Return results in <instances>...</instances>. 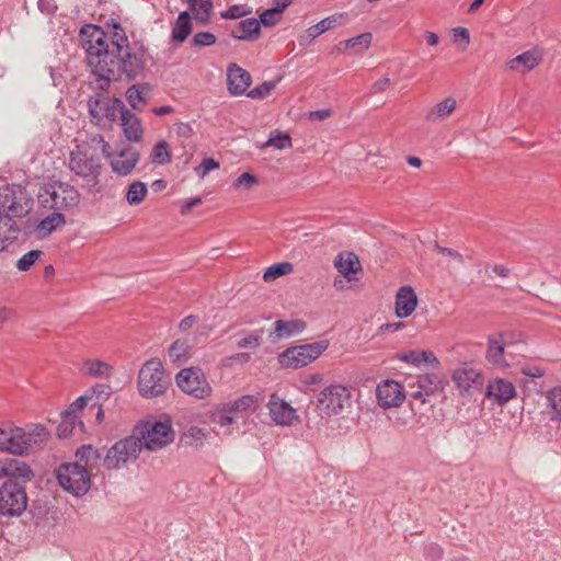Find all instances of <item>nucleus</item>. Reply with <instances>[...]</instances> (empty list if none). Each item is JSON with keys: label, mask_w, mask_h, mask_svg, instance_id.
<instances>
[{"label": "nucleus", "mask_w": 561, "mask_h": 561, "mask_svg": "<svg viewBox=\"0 0 561 561\" xmlns=\"http://www.w3.org/2000/svg\"><path fill=\"white\" fill-rule=\"evenodd\" d=\"M306 328L307 323L302 319L276 320L274 322V330L270 332L268 337L272 341L287 339L300 334Z\"/></svg>", "instance_id": "5701e85b"}, {"label": "nucleus", "mask_w": 561, "mask_h": 561, "mask_svg": "<svg viewBox=\"0 0 561 561\" xmlns=\"http://www.w3.org/2000/svg\"><path fill=\"white\" fill-rule=\"evenodd\" d=\"M66 222V217L62 213L53 211L45 218L38 221L36 225V229L39 232H43L44 236L50 234L54 232L59 226Z\"/></svg>", "instance_id": "473e14b6"}, {"label": "nucleus", "mask_w": 561, "mask_h": 561, "mask_svg": "<svg viewBox=\"0 0 561 561\" xmlns=\"http://www.w3.org/2000/svg\"><path fill=\"white\" fill-rule=\"evenodd\" d=\"M332 112L329 108H322L317 111H311L308 113L309 121H324L331 116Z\"/></svg>", "instance_id": "774afa93"}, {"label": "nucleus", "mask_w": 561, "mask_h": 561, "mask_svg": "<svg viewBox=\"0 0 561 561\" xmlns=\"http://www.w3.org/2000/svg\"><path fill=\"white\" fill-rule=\"evenodd\" d=\"M151 160L157 164H167L171 162V150L165 140H160L153 146Z\"/></svg>", "instance_id": "ea45409f"}, {"label": "nucleus", "mask_w": 561, "mask_h": 561, "mask_svg": "<svg viewBox=\"0 0 561 561\" xmlns=\"http://www.w3.org/2000/svg\"><path fill=\"white\" fill-rule=\"evenodd\" d=\"M542 56L538 50H527L511 59L508 67L513 71L529 72L539 65Z\"/></svg>", "instance_id": "cd10ccee"}, {"label": "nucleus", "mask_w": 561, "mask_h": 561, "mask_svg": "<svg viewBox=\"0 0 561 561\" xmlns=\"http://www.w3.org/2000/svg\"><path fill=\"white\" fill-rule=\"evenodd\" d=\"M59 485L75 496H83L91 488L88 469L79 462H64L56 470Z\"/></svg>", "instance_id": "1a4fd4ad"}, {"label": "nucleus", "mask_w": 561, "mask_h": 561, "mask_svg": "<svg viewBox=\"0 0 561 561\" xmlns=\"http://www.w3.org/2000/svg\"><path fill=\"white\" fill-rule=\"evenodd\" d=\"M112 370V367L102 360H94L90 363L88 368L89 375L93 377H107Z\"/></svg>", "instance_id": "4d7b16f0"}, {"label": "nucleus", "mask_w": 561, "mask_h": 561, "mask_svg": "<svg viewBox=\"0 0 561 561\" xmlns=\"http://www.w3.org/2000/svg\"><path fill=\"white\" fill-rule=\"evenodd\" d=\"M77 423H79L82 427L84 426L81 420L78 421V416L73 411L65 410L61 413V422L57 426V436L59 438L69 437L72 434Z\"/></svg>", "instance_id": "2f4dec72"}, {"label": "nucleus", "mask_w": 561, "mask_h": 561, "mask_svg": "<svg viewBox=\"0 0 561 561\" xmlns=\"http://www.w3.org/2000/svg\"><path fill=\"white\" fill-rule=\"evenodd\" d=\"M451 379L461 393L478 390L483 383L480 373L467 367L456 369L451 375Z\"/></svg>", "instance_id": "aec40b11"}, {"label": "nucleus", "mask_w": 561, "mask_h": 561, "mask_svg": "<svg viewBox=\"0 0 561 561\" xmlns=\"http://www.w3.org/2000/svg\"><path fill=\"white\" fill-rule=\"evenodd\" d=\"M211 420L221 426H228L234 422L236 414H233L230 409L225 405L222 409H218L213 412Z\"/></svg>", "instance_id": "09e8293b"}, {"label": "nucleus", "mask_w": 561, "mask_h": 561, "mask_svg": "<svg viewBox=\"0 0 561 561\" xmlns=\"http://www.w3.org/2000/svg\"><path fill=\"white\" fill-rule=\"evenodd\" d=\"M76 457L80 461L88 462L91 458L99 460L102 458L101 451L92 445H82L76 451Z\"/></svg>", "instance_id": "603ef678"}, {"label": "nucleus", "mask_w": 561, "mask_h": 561, "mask_svg": "<svg viewBox=\"0 0 561 561\" xmlns=\"http://www.w3.org/2000/svg\"><path fill=\"white\" fill-rule=\"evenodd\" d=\"M68 167L76 175L88 179L90 188H95L99 185L102 163L100 156L94 151L77 146L70 152Z\"/></svg>", "instance_id": "6e6552de"}, {"label": "nucleus", "mask_w": 561, "mask_h": 561, "mask_svg": "<svg viewBox=\"0 0 561 561\" xmlns=\"http://www.w3.org/2000/svg\"><path fill=\"white\" fill-rule=\"evenodd\" d=\"M15 231L12 233V237L14 238V242L20 240V236L22 239L28 238L34 233L36 229V225H34L31 220H26L22 225H18L15 221Z\"/></svg>", "instance_id": "6e6d98bb"}, {"label": "nucleus", "mask_w": 561, "mask_h": 561, "mask_svg": "<svg viewBox=\"0 0 561 561\" xmlns=\"http://www.w3.org/2000/svg\"><path fill=\"white\" fill-rule=\"evenodd\" d=\"M351 404V393L345 386L330 385L318 397L314 410H319L321 417L340 414L345 405Z\"/></svg>", "instance_id": "2eb2a0df"}, {"label": "nucleus", "mask_w": 561, "mask_h": 561, "mask_svg": "<svg viewBox=\"0 0 561 561\" xmlns=\"http://www.w3.org/2000/svg\"><path fill=\"white\" fill-rule=\"evenodd\" d=\"M140 159L139 152L131 148L126 147L122 149L118 154L111 160L113 172L121 176L128 175L135 169Z\"/></svg>", "instance_id": "4be33fe9"}, {"label": "nucleus", "mask_w": 561, "mask_h": 561, "mask_svg": "<svg viewBox=\"0 0 561 561\" xmlns=\"http://www.w3.org/2000/svg\"><path fill=\"white\" fill-rule=\"evenodd\" d=\"M147 192L148 188L144 182L135 181L127 188L126 201L129 205H138L144 201Z\"/></svg>", "instance_id": "4c0bfd02"}, {"label": "nucleus", "mask_w": 561, "mask_h": 561, "mask_svg": "<svg viewBox=\"0 0 561 561\" xmlns=\"http://www.w3.org/2000/svg\"><path fill=\"white\" fill-rule=\"evenodd\" d=\"M417 386L425 392V396H432L444 390L442 379L435 374H425L419 376Z\"/></svg>", "instance_id": "72a5a7b5"}, {"label": "nucleus", "mask_w": 561, "mask_h": 561, "mask_svg": "<svg viewBox=\"0 0 561 561\" xmlns=\"http://www.w3.org/2000/svg\"><path fill=\"white\" fill-rule=\"evenodd\" d=\"M257 183V178L251 172H243L233 183L234 187H251Z\"/></svg>", "instance_id": "0e129e2a"}, {"label": "nucleus", "mask_w": 561, "mask_h": 561, "mask_svg": "<svg viewBox=\"0 0 561 561\" xmlns=\"http://www.w3.org/2000/svg\"><path fill=\"white\" fill-rule=\"evenodd\" d=\"M280 19V15H277L272 8H268L259 15V19H256V23L260 28L261 26L272 27L275 24H277Z\"/></svg>", "instance_id": "864d4df0"}, {"label": "nucleus", "mask_w": 561, "mask_h": 561, "mask_svg": "<svg viewBox=\"0 0 561 561\" xmlns=\"http://www.w3.org/2000/svg\"><path fill=\"white\" fill-rule=\"evenodd\" d=\"M85 50L88 64L92 68L99 90L106 92L112 81H121L119 68H115L118 62L110 49L107 34L103 28L102 34H98L92 46H87Z\"/></svg>", "instance_id": "7ed1b4c3"}, {"label": "nucleus", "mask_w": 561, "mask_h": 561, "mask_svg": "<svg viewBox=\"0 0 561 561\" xmlns=\"http://www.w3.org/2000/svg\"><path fill=\"white\" fill-rule=\"evenodd\" d=\"M398 358L401 362L411 364L416 367L421 365L420 351H410L408 353L399 354Z\"/></svg>", "instance_id": "338daca9"}, {"label": "nucleus", "mask_w": 561, "mask_h": 561, "mask_svg": "<svg viewBox=\"0 0 561 561\" xmlns=\"http://www.w3.org/2000/svg\"><path fill=\"white\" fill-rule=\"evenodd\" d=\"M252 82L249 71L239 67L237 64H231L227 70V87L232 95H242L245 93Z\"/></svg>", "instance_id": "6ab92c4d"}, {"label": "nucleus", "mask_w": 561, "mask_h": 561, "mask_svg": "<svg viewBox=\"0 0 561 561\" xmlns=\"http://www.w3.org/2000/svg\"><path fill=\"white\" fill-rule=\"evenodd\" d=\"M257 404V398L251 394H244L227 404L230 411L238 416L239 412L248 411Z\"/></svg>", "instance_id": "a19ab883"}, {"label": "nucleus", "mask_w": 561, "mask_h": 561, "mask_svg": "<svg viewBox=\"0 0 561 561\" xmlns=\"http://www.w3.org/2000/svg\"><path fill=\"white\" fill-rule=\"evenodd\" d=\"M220 164L214 158H205L203 161L195 168L196 174L204 179L210 171L219 169Z\"/></svg>", "instance_id": "13d9d810"}, {"label": "nucleus", "mask_w": 561, "mask_h": 561, "mask_svg": "<svg viewBox=\"0 0 561 561\" xmlns=\"http://www.w3.org/2000/svg\"><path fill=\"white\" fill-rule=\"evenodd\" d=\"M505 346L506 343L503 340L502 333L497 334V336H489L488 348L485 353V358L488 362L496 367H508L510 365L504 357Z\"/></svg>", "instance_id": "a878e982"}, {"label": "nucleus", "mask_w": 561, "mask_h": 561, "mask_svg": "<svg viewBox=\"0 0 561 561\" xmlns=\"http://www.w3.org/2000/svg\"><path fill=\"white\" fill-rule=\"evenodd\" d=\"M119 119L127 140L139 142L144 135V129L139 117L135 113L130 112L126 106H124L119 115Z\"/></svg>", "instance_id": "b1692460"}, {"label": "nucleus", "mask_w": 561, "mask_h": 561, "mask_svg": "<svg viewBox=\"0 0 561 561\" xmlns=\"http://www.w3.org/2000/svg\"><path fill=\"white\" fill-rule=\"evenodd\" d=\"M456 100L453 98L443 100L427 112L426 119L436 121L448 116L456 108Z\"/></svg>", "instance_id": "f704fd0d"}, {"label": "nucleus", "mask_w": 561, "mask_h": 561, "mask_svg": "<svg viewBox=\"0 0 561 561\" xmlns=\"http://www.w3.org/2000/svg\"><path fill=\"white\" fill-rule=\"evenodd\" d=\"M419 298L410 285L401 286L396 294L394 313L398 318L410 317L417 307Z\"/></svg>", "instance_id": "a211bd4d"}, {"label": "nucleus", "mask_w": 561, "mask_h": 561, "mask_svg": "<svg viewBox=\"0 0 561 561\" xmlns=\"http://www.w3.org/2000/svg\"><path fill=\"white\" fill-rule=\"evenodd\" d=\"M175 381L184 393L196 399H205L213 391L205 373L197 366L181 369L175 376Z\"/></svg>", "instance_id": "4468645a"}, {"label": "nucleus", "mask_w": 561, "mask_h": 561, "mask_svg": "<svg viewBox=\"0 0 561 561\" xmlns=\"http://www.w3.org/2000/svg\"><path fill=\"white\" fill-rule=\"evenodd\" d=\"M213 8V0H199L192 14L197 22L206 24L210 20Z\"/></svg>", "instance_id": "79ce46f5"}, {"label": "nucleus", "mask_w": 561, "mask_h": 561, "mask_svg": "<svg viewBox=\"0 0 561 561\" xmlns=\"http://www.w3.org/2000/svg\"><path fill=\"white\" fill-rule=\"evenodd\" d=\"M261 35V28L255 18H248L237 23L230 31V36L239 41H256Z\"/></svg>", "instance_id": "bb28decb"}, {"label": "nucleus", "mask_w": 561, "mask_h": 561, "mask_svg": "<svg viewBox=\"0 0 561 561\" xmlns=\"http://www.w3.org/2000/svg\"><path fill=\"white\" fill-rule=\"evenodd\" d=\"M486 396L493 397L494 401L502 405L516 396V389L511 381L497 378L493 382L489 383L486 388Z\"/></svg>", "instance_id": "393cba45"}, {"label": "nucleus", "mask_w": 561, "mask_h": 561, "mask_svg": "<svg viewBox=\"0 0 561 561\" xmlns=\"http://www.w3.org/2000/svg\"><path fill=\"white\" fill-rule=\"evenodd\" d=\"M98 34H102V27L95 24H84L81 26L79 36L87 46H92Z\"/></svg>", "instance_id": "de8ad7c7"}, {"label": "nucleus", "mask_w": 561, "mask_h": 561, "mask_svg": "<svg viewBox=\"0 0 561 561\" xmlns=\"http://www.w3.org/2000/svg\"><path fill=\"white\" fill-rule=\"evenodd\" d=\"M133 433L140 439L142 448L150 451L159 450L174 439V432L169 420L144 422L135 426Z\"/></svg>", "instance_id": "0eeeda50"}, {"label": "nucleus", "mask_w": 561, "mask_h": 561, "mask_svg": "<svg viewBox=\"0 0 561 561\" xmlns=\"http://www.w3.org/2000/svg\"><path fill=\"white\" fill-rule=\"evenodd\" d=\"M343 16H344V14L341 13V14H333V15L322 19L320 22L312 25L313 34H318V36H320L322 33L336 27L340 24Z\"/></svg>", "instance_id": "37998d69"}, {"label": "nucleus", "mask_w": 561, "mask_h": 561, "mask_svg": "<svg viewBox=\"0 0 561 561\" xmlns=\"http://www.w3.org/2000/svg\"><path fill=\"white\" fill-rule=\"evenodd\" d=\"M171 385V378L165 373L159 358L148 359L138 374L139 393L147 399L163 394Z\"/></svg>", "instance_id": "39448f33"}, {"label": "nucleus", "mask_w": 561, "mask_h": 561, "mask_svg": "<svg viewBox=\"0 0 561 561\" xmlns=\"http://www.w3.org/2000/svg\"><path fill=\"white\" fill-rule=\"evenodd\" d=\"M113 26V33L111 36L110 49L115 55V60L118 65L115 68H119L121 81H135L137 78L142 77L146 70V61L144 54H138L133 50L129 45L128 37L121 23L111 20Z\"/></svg>", "instance_id": "20e7f679"}, {"label": "nucleus", "mask_w": 561, "mask_h": 561, "mask_svg": "<svg viewBox=\"0 0 561 561\" xmlns=\"http://www.w3.org/2000/svg\"><path fill=\"white\" fill-rule=\"evenodd\" d=\"M328 347V340L290 346L278 355V362L284 368H301L316 360Z\"/></svg>", "instance_id": "9d476101"}, {"label": "nucleus", "mask_w": 561, "mask_h": 561, "mask_svg": "<svg viewBox=\"0 0 561 561\" xmlns=\"http://www.w3.org/2000/svg\"><path fill=\"white\" fill-rule=\"evenodd\" d=\"M334 265L348 280L353 279L354 274L362 271L360 262L357 255L353 252L346 253V256H344L343 253H340L334 260Z\"/></svg>", "instance_id": "c756f323"}, {"label": "nucleus", "mask_w": 561, "mask_h": 561, "mask_svg": "<svg viewBox=\"0 0 561 561\" xmlns=\"http://www.w3.org/2000/svg\"><path fill=\"white\" fill-rule=\"evenodd\" d=\"M151 88V84L148 82L130 85L125 93L126 100L129 103V105L136 111H142V107L139 106V103H142L144 105L146 104L144 93L150 92Z\"/></svg>", "instance_id": "7c9ffc66"}, {"label": "nucleus", "mask_w": 561, "mask_h": 561, "mask_svg": "<svg viewBox=\"0 0 561 561\" xmlns=\"http://www.w3.org/2000/svg\"><path fill=\"white\" fill-rule=\"evenodd\" d=\"M217 37L214 33L204 31L196 33L192 39L190 41V46L192 48H202V47H208L216 44Z\"/></svg>", "instance_id": "a18cd8bd"}, {"label": "nucleus", "mask_w": 561, "mask_h": 561, "mask_svg": "<svg viewBox=\"0 0 561 561\" xmlns=\"http://www.w3.org/2000/svg\"><path fill=\"white\" fill-rule=\"evenodd\" d=\"M548 405L553 410V419L561 421V387L547 391Z\"/></svg>", "instance_id": "49530a36"}, {"label": "nucleus", "mask_w": 561, "mask_h": 561, "mask_svg": "<svg viewBox=\"0 0 561 561\" xmlns=\"http://www.w3.org/2000/svg\"><path fill=\"white\" fill-rule=\"evenodd\" d=\"M88 112L91 122L100 126L105 121L113 123L119 117L125 104L118 98H110L103 93H95L88 100Z\"/></svg>", "instance_id": "ddd939ff"}, {"label": "nucleus", "mask_w": 561, "mask_h": 561, "mask_svg": "<svg viewBox=\"0 0 561 561\" xmlns=\"http://www.w3.org/2000/svg\"><path fill=\"white\" fill-rule=\"evenodd\" d=\"M433 248L439 254L447 255V256L456 260L460 264H462L465 262L462 254L451 248L442 247L438 244V242H434Z\"/></svg>", "instance_id": "e2e57ef3"}, {"label": "nucleus", "mask_w": 561, "mask_h": 561, "mask_svg": "<svg viewBox=\"0 0 561 561\" xmlns=\"http://www.w3.org/2000/svg\"><path fill=\"white\" fill-rule=\"evenodd\" d=\"M27 507L25 485L5 480L0 486V514L7 517H19Z\"/></svg>", "instance_id": "f8f14e48"}, {"label": "nucleus", "mask_w": 561, "mask_h": 561, "mask_svg": "<svg viewBox=\"0 0 561 561\" xmlns=\"http://www.w3.org/2000/svg\"><path fill=\"white\" fill-rule=\"evenodd\" d=\"M293 271V265L289 262H279L268 266L263 273L265 282H273L282 276L289 274Z\"/></svg>", "instance_id": "58836bf2"}, {"label": "nucleus", "mask_w": 561, "mask_h": 561, "mask_svg": "<svg viewBox=\"0 0 561 561\" xmlns=\"http://www.w3.org/2000/svg\"><path fill=\"white\" fill-rule=\"evenodd\" d=\"M112 389L108 385L98 383L91 387L85 394L89 396L91 408L103 404L104 401L110 399Z\"/></svg>", "instance_id": "e433bc0d"}, {"label": "nucleus", "mask_w": 561, "mask_h": 561, "mask_svg": "<svg viewBox=\"0 0 561 561\" xmlns=\"http://www.w3.org/2000/svg\"><path fill=\"white\" fill-rule=\"evenodd\" d=\"M41 254L39 250H31L24 253L16 262L18 270L22 272L28 271L39 259Z\"/></svg>", "instance_id": "8fccbe9b"}, {"label": "nucleus", "mask_w": 561, "mask_h": 561, "mask_svg": "<svg viewBox=\"0 0 561 561\" xmlns=\"http://www.w3.org/2000/svg\"><path fill=\"white\" fill-rule=\"evenodd\" d=\"M205 438V433L197 426H191L181 437V440L186 445H194L197 442H202Z\"/></svg>", "instance_id": "bf43d9fd"}, {"label": "nucleus", "mask_w": 561, "mask_h": 561, "mask_svg": "<svg viewBox=\"0 0 561 561\" xmlns=\"http://www.w3.org/2000/svg\"><path fill=\"white\" fill-rule=\"evenodd\" d=\"M264 329L252 331L248 336L238 342L239 348H257L261 345L262 334Z\"/></svg>", "instance_id": "3c124183"}, {"label": "nucleus", "mask_w": 561, "mask_h": 561, "mask_svg": "<svg viewBox=\"0 0 561 561\" xmlns=\"http://www.w3.org/2000/svg\"><path fill=\"white\" fill-rule=\"evenodd\" d=\"M37 197L44 207L61 213L78 206L81 195L73 185L55 181L42 187Z\"/></svg>", "instance_id": "423d86ee"}, {"label": "nucleus", "mask_w": 561, "mask_h": 561, "mask_svg": "<svg viewBox=\"0 0 561 561\" xmlns=\"http://www.w3.org/2000/svg\"><path fill=\"white\" fill-rule=\"evenodd\" d=\"M190 350V345L186 341L176 340L169 347V355L173 362L179 360L185 356Z\"/></svg>", "instance_id": "5fc2aeb1"}, {"label": "nucleus", "mask_w": 561, "mask_h": 561, "mask_svg": "<svg viewBox=\"0 0 561 561\" xmlns=\"http://www.w3.org/2000/svg\"><path fill=\"white\" fill-rule=\"evenodd\" d=\"M49 433L43 424H30L26 427L11 421L0 423V451L18 456H27L46 444Z\"/></svg>", "instance_id": "f03ea898"}, {"label": "nucleus", "mask_w": 561, "mask_h": 561, "mask_svg": "<svg viewBox=\"0 0 561 561\" xmlns=\"http://www.w3.org/2000/svg\"><path fill=\"white\" fill-rule=\"evenodd\" d=\"M280 78L274 81H264L248 92L250 99H265L276 88Z\"/></svg>", "instance_id": "c03bdc74"}, {"label": "nucleus", "mask_w": 561, "mask_h": 561, "mask_svg": "<svg viewBox=\"0 0 561 561\" xmlns=\"http://www.w3.org/2000/svg\"><path fill=\"white\" fill-rule=\"evenodd\" d=\"M0 478L26 485L34 478V472L23 460L4 458L0 460Z\"/></svg>", "instance_id": "f3484780"}, {"label": "nucleus", "mask_w": 561, "mask_h": 561, "mask_svg": "<svg viewBox=\"0 0 561 561\" xmlns=\"http://www.w3.org/2000/svg\"><path fill=\"white\" fill-rule=\"evenodd\" d=\"M376 397L378 405L386 410L399 407L403 402L405 393L403 387L398 381L387 379L378 383Z\"/></svg>", "instance_id": "dca6fc26"}, {"label": "nucleus", "mask_w": 561, "mask_h": 561, "mask_svg": "<svg viewBox=\"0 0 561 561\" xmlns=\"http://www.w3.org/2000/svg\"><path fill=\"white\" fill-rule=\"evenodd\" d=\"M250 13H251L250 9L245 10L242 5L233 4V5L229 7L227 10L221 11L220 16L226 20H228V19L234 20V19L245 16Z\"/></svg>", "instance_id": "052dcab7"}, {"label": "nucleus", "mask_w": 561, "mask_h": 561, "mask_svg": "<svg viewBox=\"0 0 561 561\" xmlns=\"http://www.w3.org/2000/svg\"><path fill=\"white\" fill-rule=\"evenodd\" d=\"M33 197L26 186L12 183L0 187V251L4 243H13L15 218L27 216L33 209Z\"/></svg>", "instance_id": "f257e3e1"}, {"label": "nucleus", "mask_w": 561, "mask_h": 561, "mask_svg": "<svg viewBox=\"0 0 561 561\" xmlns=\"http://www.w3.org/2000/svg\"><path fill=\"white\" fill-rule=\"evenodd\" d=\"M193 31L192 18L188 11H181L173 24L171 39L174 43L182 44Z\"/></svg>", "instance_id": "c85d7f7f"}, {"label": "nucleus", "mask_w": 561, "mask_h": 561, "mask_svg": "<svg viewBox=\"0 0 561 561\" xmlns=\"http://www.w3.org/2000/svg\"><path fill=\"white\" fill-rule=\"evenodd\" d=\"M265 146H272L276 149H284L291 147V138L288 134H279L277 136L268 137Z\"/></svg>", "instance_id": "680f3d73"}, {"label": "nucleus", "mask_w": 561, "mask_h": 561, "mask_svg": "<svg viewBox=\"0 0 561 561\" xmlns=\"http://www.w3.org/2000/svg\"><path fill=\"white\" fill-rule=\"evenodd\" d=\"M37 8L46 15H54L58 9L55 0H38Z\"/></svg>", "instance_id": "69168bd1"}, {"label": "nucleus", "mask_w": 561, "mask_h": 561, "mask_svg": "<svg viewBox=\"0 0 561 561\" xmlns=\"http://www.w3.org/2000/svg\"><path fill=\"white\" fill-rule=\"evenodd\" d=\"M267 407L271 419L278 425H290L298 417L296 410L284 399L273 396Z\"/></svg>", "instance_id": "412c9836"}, {"label": "nucleus", "mask_w": 561, "mask_h": 561, "mask_svg": "<svg viewBox=\"0 0 561 561\" xmlns=\"http://www.w3.org/2000/svg\"><path fill=\"white\" fill-rule=\"evenodd\" d=\"M373 39L370 32L362 33L357 36L340 42V45L344 46V49H353L354 53H359L367 49Z\"/></svg>", "instance_id": "c9c22d12"}, {"label": "nucleus", "mask_w": 561, "mask_h": 561, "mask_svg": "<svg viewBox=\"0 0 561 561\" xmlns=\"http://www.w3.org/2000/svg\"><path fill=\"white\" fill-rule=\"evenodd\" d=\"M142 445L136 434H131L116 442L106 453L103 459V466L107 470H118L127 462L138 458Z\"/></svg>", "instance_id": "9b49d317"}]
</instances>
